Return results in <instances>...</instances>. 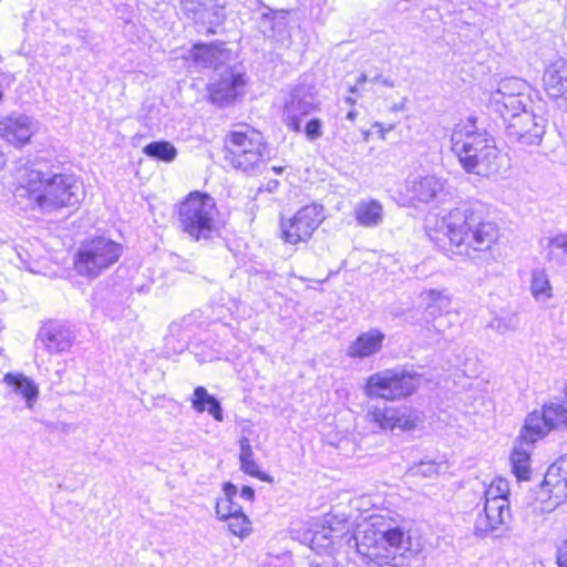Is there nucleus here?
Wrapping results in <instances>:
<instances>
[{
    "mask_svg": "<svg viewBox=\"0 0 567 567\" xmlns=\"http://www.w3.org/2000/svg\"><path fill=\"white\" fill-rule=\"evenodd\" d=\"M497 529L496 526H486L485 515L480 516L475 523V534L480 537H485L489 532Z\"/></svg>",
    "mask_w": 567,
    "mask_h": 567,
    "instance_id": "79ce46f5",
    "label": "nucleus"
},
{
    "mask_svg": "<svg viewBox=\"0 0 567 567\" xmlns=\"http://www.w3.org/2000/svg\"><path fill=\"white\" fill-rule=\"evenodd\" d=\"M37 131L35 121L24 114H12L0 121V135L10 144L22 147Z\"/></svg>",
    "mask_w": 567,
    "mask_h": 567,
    "instance_id": "2eb2a0df",
    "label": "nucleus"
},
{
    "mask_svg": "<svg viewBox=\"0 0 567 567\" xmlns=\"http://www.w3.org/2000/svg\"><path fill=\"white\" fill-rule=\"evenodd\" d=\"M530 91L529 84L520 78H502L489 91L486 107L505 122L534 104Z\"/></svg>",
    "mask_w": 567,
    "mask_h": 567,
    "instance_id": "423d86ee",
    "label": "nucleus"
},
{
    "mask_svg": "<svg viewBox=\"0 0 567 567\" xmlns=\"http://www.w3.org/2000/svg\"><path fill=\"white\" fill-rule=\"evenodd\" d=\"M236 515H246V514L244 513L241 505H239L238 503L235 502V497H231L230 517L236 516Z\"/></svg>",
    "mask_w": 567,
    "mask_h": 567,
    "instance_id": "de8ad7c7",
    "label": "nucleus"
},
{
    "mask_svg": "<svg viewBox=\"0 0 567 567\" xmlns=\"http://www.w3.org/2000/svg\"><path fill=\"white\" fill-rule=\"evenodd\" d=\"M410 545V537H405L400 527L364 532L362 536L355 537L358 554L365 558L368 564L372 563L379 567L406 565L413 555Z\"/></svg>",
    "mask_w": 567,
    "mask_h": 567,
    "instance_id": "7ed1b4c3",
    "label": "nucleus"
},
{
    "mask_svg": "<svg viewBox=\"0 0 567 567\" xmlns=\"http://www.w3.org/2000/svg\"><path fill=\"white\" fill-rule=\"evenodd\" d=\"M567 256V234L551 238L548 244V258L561 261Z\"/></svg>",
    "mask_w": 567,
    "mask_h": 567,
    "instance_id": "473e14b6",
    "label": "nucleus"
},
{
    "mask_svg": "<svg viewBox=\"0 0 567 567\" xmlns=\"http://www.w3.org/2000/svg\"><path fill=\"white\" fill-rule=\"evenodd\" d=\"M245 75L234 70L226 71L220 80L208 85L209 99L213 104L224 106L235 101L244 87Z\"/></svg>",
    "mask_w": 567,
    "mask_h": 567,
    "instance_id": "dca6fc26",
    "label": "nucleus"
},
{
    "mask_svg": "<svg viewBox=\"0 0 567 567\" xmlns=\"http://www.w3.org/2000/svg\"><path fill=\"white\" fill-rule=\"evenodd\" d=\"M228 527L229 530L239 537H245L248 532V518L246 515H236L233 517H229L228 519Z\"/></svg>",
    "mask_w": 567,
    "mask_h": 567,
    "instance_id": "c9c22d12",
    "label": "nucleus"
},
{
    "mask_svg": "<svg viewBox=\"0 0 567 567\" xmlns=\"http://www.w3.org/2000/svg\"><path fill=\"white\" fill-rule=\"evenodd\" d=\"M241 343H243V348H244V350H245V349H246V347H247V344H246L244 341H241Z\"/></svg>",
    "mask_w": 567,
    "mask_h": 567,
    "instance_id": "e2e57ef3",
    "label": "nucleus"
},
{
    "mask_svg": "<svg viewBox=\"0 0 567 567\" xmlns=\"http://www.w3.org/2000/svg\"><path fill=\"white\" fill-rule=\"evenodd\" d=\"M503 123L508 142L525 147L540 145L546 133L547 120L536 113L533 104Z\"/></svg>",
    "mask_w": 567,
    "mask_h": 567,
    "instance_id": "9d476101",
    "label": "nucleus"
},
{
    "mask_svg": "<svg viewBox=\"0 0 567 567\" xmlns=\"http://www.w3.org/2000/svg\"><path fill=\"white\" fill-rule=\"evenodd\" d=\"M373 126L379 128V133L383 140L385 138V133L394 128L392 124H390L388 127H383V125L379 122L374 123Z\"/></svg>",
    "mask_w": 567,
    "mask_h": 567,
    "instance_id": "8fccbe9b",
    "label": "nucleus"
},
{
    "mask_svg": "<svg viewBox=\"0 0 567 567\" xmlns=\"http://www.w3.org/2000/svg\"><path fill=\"white\" fill-rule=\"evenodd\" d=\"M240 468L248 474V439L245 436L240 440Z\"/></svg>",
    "mask_w": 567,
    "mask_h": 567,
    "instance_id": "a19ab883",
    "label": "nucleus"
},
{
    "mask_svg": "<svg viewBox=\"0 0 567 567\" xmlns=\"http://www.w3.org/2000/svg\"><path fill=\"white\" fill-rule=\"evenodd\" d=\"M384 338V333L379 329L362 332L349 344L347 355L352 359H364L377 354L382 349Z\"/></svg>",
    "mask_w": 567,
    "mask_h": 567,
    "instance_id": "4be33fe9",
    "label": "nucleus"
},
{
    "mask_svg": "<svg viewBox=\"0 0 567 567\" xmlns=\"http://www.w3.org/2000/svg\"><path fill=\"white\" fill-rule=\"evenodd\" d=\"M74 334L64 323L45 322L39 330L35 342H40L49 353H61L70 350Z\"/></svg>",
    "mask_w": 567,
    "mask_h": 567,
    "instance_id": "4468645a",
    "label": "nucleus"
},
{
    "mask_svg": "<svg viewBox=\"0 0 567 567\" xmlns=\"http://www.w3.org/2000/svg\"><path fill=\"white\" fill-rule=\"evenodd\" d=\"M547 94L559 110L567 112V61L550 64L543 76Z\"/></svg>",
    "mask_w": 567,
    "mask_h": 567,
    "instance_id": "f3484780",
    "label": "nucleus"
},
{
    "mask_svg": "<svg viewBox=\"0 0 567 567\" xmlns=\"http://www.w3.org/2000/svg\"><path fill=\"white\" fill-rule=\"evenodd\" d=\"M555 501V505L563 503L567 497V455L560 456L553 463L543 480L542 492Z\"/></svg>",
    "mask_w": 567,
    "mask_h": 567,
    "instance_id": "a211bd4d",
    "label": "nucleus"
},
{
    "mask_svg": "<svg viewBox=\"0 0 567 567\" xmlns=\"http://www.w3.org/2000/svg\"><path fill=\"white\" fill-rule=\"evenodd\" d=\"M489 327L492 329H495L499 333H505V332H507L508 330L512 329L509 323H507L503 319H498V318H495L494 320H492L491 323H489Z\"/></svg>",
    "mask_w": 567,
    "mask_h": 567,
    "instance_id": "c03bdc74",
    "label": "nucleus"
},
{
    "mask_svg": "<svg viewBox=\"0 0 567 567\" xmlns=\"http://www.w3.org/2000/svg\"><path fill=\"white\" fill-rule=\"evenodd\" d=\"M216 205L212 196L200 192L190 193L178 207V220L184 233L198 241L209 239L216 231Z\"/></svg>",
    "mask_w": 567,
    "mask_h": 567,
    "instance_id": "39448f33",
    "label": "nucleus"
},
{
    "mask_svg": "<svg viewBox=\"0 0 567 567\" xmlns=\"http://www.w3.org/2000/svg\"><path fill=\"white\" fill-rule=\"evenodd\" d=\"M359 225L374 227L382 223L383 207L378 200L360 202L354 210Z\"/></svg>",
    "mask_w": 567,
    "mask_h": 567,
    "instance_id": "393cba45",
    "label": "nucleus"
},
{
    "mask_svg": "<svg viewBox=\"0 0 567 567\" xmlns=\"http://www.w3.org/2000/svg\"><path fill=\"white\" fill-rule=\"evenodd\" d=\"M509 494L508 483L505 480H497L496 482H493L491 486L486 491V499L493 498H507V495Z\"/></svg>",
    "mask_w": 567,
    "mask_h": 567,
    "instance_id": "e433bc0d",
    "label": "nucleus"
},
{
    "mask_svg": "<svg viewBox=\"0 0 567 567\" xmlns=\"http://www.w3.org/2000/svg\"><path fill=\"white\" fill-rule=\"evenodd\" d=\"M444 183L434 175L417 176L406 181V192L412 200L427 204L443 192Z\"/></svg>",
    "mask_w": 567,
    "mask_h": 567,
    "instance_id": "aec40b11",
    "label": "nucleus"
},
{
    "mask_svg": "<svg viewBox=\"0 0 567 567\" xmlns=\"http://www.w3.org/2000/svg\"><path fill=\"white\" fill-rule=\"evenodd\" d=\"M251 476L258 477V478H260L264 482H271L272 481V478L268 474L261 472L258 468L257 464L252 460H250V477Z\"/></svg>",
    "mask_w": 567,
    "mask_h": 567,
    "instance_id": "37998d69",
    "label": "nucleus"
},
{
    "mask_svg": "<svg viewBox=\"0 0 567 567\" xmlns=\"http://www.w3.org/2000/svg\"><path fill=\"white\" fill-rule=\"evenodd\" d=\"M123 247L115 240L105 236L93 237L85 240L79 248L74 265L81 276L96 278L118 261Z\"/></svg>",
    "mask_w": 567,
    "mask_h": 567,
    "instance_id": "0eeeda50",
    "label": "nucleus"
},
{
    "mask_svg": "<svg viewBox=\"0 0 567 567\" xmlns=\"http://www.w3.org/2000/svg\"><path fill=\"white\" fill-rule=\"evenodd\" d=\"M306 137L310 142H315L319 140L323 135L322 131V121L320 118L313 117L305 126Z\"/></svg>",
    "mask_w": 567,
    "mask_h": 567,
    "instance_id": "4c0bfd02",
    "label": "nucleus"
},
{
    "mask_svg": "<svg viewBox=\"0 0 567 567\" xmlns=\"http://www.w3.org/2000/svg\"><path fill=\"white\" fill-rule=\"evenodd\" d=\"M556 564L558 567H567V539L556 544Z\"/></svg>",
    "mask_w": 567,
    "mask_h": 567,
    "instance_id": "ea45409f",
    "label": "nucleus"
},
{
    "mask_svg": "<svg viewBox=\"0 0 567 567\" xmlns=\"http://www.w3.org/2000/svg\"><path fill=\"white\" fill-rule=\"evenodd\" d=\"M449 247L443 248L455 255L471 257L473 251H487L497 241L498 227L486 218L482 203H464L450 210L446 219Z\"/></svg>",
    "mask_w": 567,
    "mask_h": 567,
    "instance_id": "f03ea898",
    "label": "nucleus"
},
{
    "mask_svg": "<svg viewBox=\"0 0 567 567\" xmlns=\"http://www.w3.org/2000/svg\"><path fill=\"white\" fill-rule=\"evenodd\" d=\"M225 497L219 498L216 503V513L219 519L226 520L230 517L231 497H237L238 491L236 485L230 482L224 484Z\"/></svg>",
    "mask_w": 567,
    "mask_h": 567,
    "instance_id": "7c9ffc66",
    "label": "nucleus"
},
{
    "mask_svg": "<svg viewBox=\"0 0 567 567\" xmlns=\"http://www.w3.org/2000/svg\"><path fill=\"white\" fill-rule=\"evenodd\" d=\"M192 406L197 412L207 411L216 421H223V409L218 399L208 393L204 386L194 390Z\"/></svg>",
    "mask_w": 567,
    "mask_h": 567,
    "instance_id": "b1692460",
    "label": "nucleus"
},
{
    "mask_svg": "<svg viewBox=\"0 0 567 567\" xmlns=\"http://www.w3.org/2000/svg\"><path fill=\"white\" fill-rule=\"evenodd\" d=\"M186 348V343L185 342H182V341H178V344L175 347L173 346V351L174 352H179L182 353L184 351V349Z\"/></svg>",
    "mask_w": 567,
    "mask_h": 567,
    "instance_id": "603ef678",
    "label": "nucleus"
},
{
    "mask_svg": "<svg viewBox=\"0 0 567 567\" xmlns=\"http://www.w3.org/2000/svg\"><path fill=\"white\" fill-rule=\"evenodd\" d=\"M426 299L429 300L427 308L433 309L437 307H445L449 305V300L443 296L441 291L437 290H429L426 292Z\"/></svg>",
    "mask_w": 567,
    "mask_h": 567,
    "instance_id": "58836bf2",
    "label": "nucleus"
},
{
    "mask_svg": "<svg viewBox=\"0 0 567 567\" xmlns=\"http://www.w3.org/2000/svg\"><path fill=\"white\" fill-rule=\"evenodd\" d=\"M332 544L331 529L322 528V530L315 532L311 538V547L313 549H329Z\"/></svg>",
    "mask_w": 567,
    "mask_h": 567,
    "instance_id": "f704fd0d",
    "label": "nucleus"
},
{
    "mask_svg": "<svg viewBox=\"0 0 567 567\" xmlns=\"http://www.w3.org/2000/svg\"><path fill=\"white\" fill-rule=\"evenodd\" d=\"M173 342H174V336H173V334L167 336V337L165 338V346H166V348H167V349H169V346H171V343H173Z\"/></svg>",
    "mask_w": 567,
    "mask_h": 567,
    "instance_id": "13d9d810",
    "label": "nucleus"
},
{
    "mask_svg": "<svg viewBox=\"0 0 567 567\" xmlns=\"http://www.w3.org/2000/svg\"><path fill=\"white\" fill-rule=\"evenodd\" d=\"M324 220L323 207L311 204L301 207L291 218L281 219V238L286 244L297 245L311 238Z\"/></svg>",
    "mask_w": 567,
    "mask_h": 567,
    "instance_id": "9b49d317",
    "label": "nucleus"
},
{
    "mask_svg": "<svg viewBox=\"0 0 567 567\" xmlns=\"http://www.w3.org/2000/svg\"><path fill=\"white\" fill-rule=\"evenodd\" d=\"M143 153L153 159L172 163L177 156L176 147L168 141L151 142L143 147Z\"/></svg>",
    "mask_w": 567,
    "mask_h": 567,
    "instance_id": "c85d7f7f",
    "label": "nucleus"
},
{
    "mask_svg": "<svg viewBox=\"0 0 567 567\" xmlns=\"http://www.w3.org/2000/svg\"><path fill=\"white\" fill-rule=\"evenodd\" d=\"M279 185L278 181H270L268 183V190L271 192L272 189L277 188Z\"/></svg>",
    "mask_w": 567,
    "mask_h": 567,
    "instance_id": "4d7b16f0",
    "label": "nucleus"
},
{
    "mask_svg": "<svg viewBox=\"0 0 567 567\" xmlns=\"http://www.w3.org/2000/svg\"><path fill=\"white\" fill-rule=\"evenodd\" d=\"M358 116V112L355 110H351L347 113L346 118L349 121H354Z\"/></svg>",
    "mask_w": 567,
    "mask_h": 567,
    "instance_id": "864d4df0",
    "label": "nucleus"
},
{
    "mask_svg": "<svg viewBox=\"0 0 567 567\" xmlns=\"http://www.w3.org/2000/svg\"><path fill=\"white\" fill-rule=\"evenodd\" d=\"M262 136L260 132L256 130H250V155H257V157L264 161L266 157H270L271 150L270 147L262 143Z\"/></svg>",
    "mask_w": 567,
    "mask_h": 567,
    "instance_id": "72a5a7b5",
    "label": "nucleus"
},
{
    "mask_svg": "<svg viewBox=\"0 0 567 567\" xmlns=\"http://www.w3.org/2000/svg\"><path fill=\"white\" fill-rule=\"evenodd\" d=\"M317 107L316 86L300 82L291 89L289 96L285 100L282 120L291 131L299 133L302 118Z\"/></svg>",
    "mask_w": 567,
    "mask_h": 567,
    "instance_id": "f8f14e48",
    "label": "nucleus"
},
{
    "mask_svg": "<svg viewBox=\"0 0 567 567\" xmlns=\"http://www.w3.org/2000/svg\"><path fill=\"white\" fill-rule=\"evenodd\" d=\"M18 184L16 196L27 198L32 208H39L42 213L75 207L83 196L82 186L73 175L41 161L21 167Z\"/></svg>",
    "mask_w": 567,
    "mask_h": 567,
    "instance_id": "f257e3e1",
    "label": "nucleus"
},
{
    "mask_svg": "<svg viewBox=\"0 0 567 567\" xmlns=\"http://www.w3.org/2000/svg\"><path fill=\"white\" fill-rule=\"evenodd\" d=\"M234 364H235V370H236V371H237V373H238V377H239L240 379L245 380V379H246V377H247L246 372H245V371H243V370H238V369H237L238 363H236V362H235Z\"/></svg>",
    "mask_w": 567,
    "mask_h": 567,
    "instance_id": "6e6d98bb",
    "label": "nucleus"
},
{
    "mask_svg": "<svg viewBox=\"0 0 567 567\" xmlns=\"http://www.w3.org/2000/svg\"><path fill=\"white\" fill-rule=\"evenodd\" d=\"M565 395L567 396V386L565 388Z\"/></svg>",
    "mask_w": 567,
    "mask_h": 567,
    "instance_id": "0e129e2a",
    "label": "nucleus"
},
{
    "mask_svg": "<svg viewBox=\"0 0 567 567\" xmlns=\"http://www.w3.org/2000/svg\"><path fill=\"white\" fill-rule=\"evenodd\" d=\"M224 161L226 167L237 172L248 171V136L241 131H230L225 137Z\"/></svg>",
    "mask_w": 567,
    "mask_h": 567,
    "instance_id": "6ab92c4d",
    "label": "nucleus"
},
{
    "mask_svg": "<svg viewBox=\"0 0 567 567\" xmlns=\"http://www.w3.org/2000/svg\"><path fill=\"white\" fill-rule=\"evenodd\" d=\"M3 381L24 399L27 408L34 406L39 398V388L32 379L21 373L9 372L4 374Z\"/></svg>",
    "mask_w": 567,
    "mask_h": 567,
    "instance_id": "5701e85b",
    "label": "nucleus"
},
{
    "mask_svg": "<svg viewBox=\"0 0 567 567\" xmlns=\"http://www.w3.org/2000/svg\"><path fill=\"white\" fill-rule=\"evenodd\" d=\"M346 102L350 105H353L355 103V100L352 96H347Z\"/></svg>",
    "mask_w": 567,
    "mask_h": 567,
    "instance_id": "bf43d9fd",
    "label": "nucleus"
},
{
    "mask_svg": "<svg viewBox=\"0 0 567 567\" xmlns=\"http://www.w3.org/2000/svg\"><path fill=\"white\" fill-rule=\"evenodd\" d=\"M484 515L486 526H496L506 523V519L511 517L508 499L507 498H487L484 506Z\"/></svg>",
    "mask_w": 567,
    "mask_h": 567,
    "instance_id": "a878e982",
    "label": "nucleus"
},
{
    "mask_svg": "<svg viewBox=\"0 0 567 567\" xmlns=\"http://www.w3.org/2000/svg\"><path fill=\"white\" fill-rule=\"evenodd\" d=\"M402 109H403V106H402V105H398V104H395V105L393 106V110H394V111H400V110H402Z\"/></svg>",
    "mask_w": 567,
    "mask_h": 567,
    "instance_id": "052dcab7",
    "label": "nucleus"
},
{
    "mask_svg": "<svg viewBox=\"0 0 567 567\" xmlns=\"http://www.w3.org/2000/svg\"><path fill=\"white\" fill-rule=\"evenodd\" d=\"M370 81L365 74H361L358 79L354 85L350 87V93L354 94L358 91V87L362 85L364 82Z\"/></svg>",
    "mask_w": 567,
    "mask_h": 567,
    "instance_id": "09e8293b",
    "label": "nucleus"
},
{
    "mask_svg": "<svg viewBox=\"0 0 567 567\" xmlns=\"http://www.w3.org/2000/svg\"><path fill=\"white\" fill-rule=\"evenodd\" d=\"M368 417L382 430H413L421 422L416 411L409 406H384L369 410Z\"/></svg>",
    "mask_w": 567,
    "mask_h": 567,
    "instance_id": "ddd939ff",
    "label": "nucleus"
},
{
    "mask_svg": "<svg viewBox=\"0 0 567 567\" xmlns=\"http://www.w3.org/2000/svg\"><path fill=\"white\" fill-rule=\"evenodd\" d=\"M254 14L260 18L259 32L265 38H274L276 30H282L286 27L285 14L278 16L270 8L265 7L262 11L254 10Z\"/></svg>",
    "mask_w": 567,
    "mask_h": 567,
    "instance_id": "bb28decb",
    "label": "nucleus"
},
{
    "mask_svg": "<svg viewBox=\"0 0 567 567\" xmlns=\"http://www.w3.org/2000/svg\"><path fill=\"white\" fill-rule=\"evenodd\" d=\"M530 291L538 302H546L553 297V287L545 270L536 269L532 272Z\"/></svg>",
    "mask_w": 567,
    "mask_h": 567,
    "instance_id": "cd10ccee",
    "label": "nucleus"
},
{
    "mask_svg": "<svg viewBox=\"0 0 567 567\" xmlns=\"http://www.w3.org/2000/svg\"><path fill=\"white\" fill-rule=\"evenodd\" d=\"M450 323L446 316L440 315L433 320V328L439 332L443 333L445 327Z\"/></svg>",
    "mask_w": 567,
    "mask_h": 567,
    "instance_id": "a18cd8bd",
    "label": "nucleus"
},
{
    "mask_svg": "<svg viewBox=\"0 0 567 567\" xmlns=\"http://www.w3.org/2000/svg\"><path fill=\"white\" fill-rule=\"evenodd\" d=\"M210 326H212L213 332H220V331L227 330V327L223 323H219L218 319H214L213 322L210 323Z\"/></svg>",
    "mask_w": 567,
    "mask_h": 567,
    "instance_id": "3c124183",
    "label": "nucleus"
},
{
    "mask_svg": "<svg viewBox=\"0 0 567 567\" xmlns=\"http://www.w3.org/2000/svg\"><path fill=\"white\" fill-rule=\"evenodd\" d=\"M452 152L467 173L489 176L498 173L496 163L499 152L494 138L486 132H454L451 137Z\"/></svg>",
    "mask_w": 567,
    "mask_h": 567,
    "instance_id": "20e7f679",
    "label": "nucleus"
},
{
    "mask_svg": "<svg viewBox=\"0 0 567 567\" xmlns=\"http://www.w3.org/2000/svg\"><path fill=\"white\" fill-rule=\"evenodd\" d=\"M565 430H567V409L563 404L551 402L526 416L519 439L526 444H533L551 431Z\"/></svg>",
    "mask_w": 567,
    "mask_h": 567,
    "instance_id": "1a4fd4ad",
    "label": "nucleus"
},
{
    "mask_svg": "<svg viewBox=\"0 0 567 567\" xmlns=\"http://www.w3.org/2000/svg\"><path fill=\"white\" fill-rule=\"evenodd\" d=\"M529 453L522 447H515L511 454V464L513 474L517 481H529L530 466Z\"/></svg>",
    "mask_w": 567,
    "mask_h": 567,
    "instance_id": "c756f323",
    "label": "nucleus"
},
{
    "mask_svg": "<svg viewBox=\"0 0 567 567\" xmlns=\"http://www.w3.org/2000/svg\"><path fill=\"white\" fill-rule=\"evenodd\" d=\"M370 82H372V83H381V84H383L384 86H388V87H394V85H395L392 80L383 78L381 74H377L375 76L371 78Z\"/></svg>",
    "mask_w": 567,
    "mask_h": 567,
    "instance_id": "49530a36",
    "label": "nucleus"
},
{
    "mask_svg": "<svg viewBox=\"0 0 567 567\" xmlns=\"http://www.w3.org/2000/svg\"><path fill=\"white\" fill-rule=\"evenodd\" d=\"M230 51L224 48L223 43H197L190 50V58L197 66L204 69H218L226 63Z\"/></svg>",
    "mask_w": 567,
    "mask_h": 567,
    "instance_id": "412c9836",
    "label": "nucleus"
},
{
    "mask_svg": "<svg viewBox=\"0 0 567 567\" xmlns=\"http://www.w3.org/2000/svg\"><path fill=\"white\" fill-rule=\"evenodd\" d=\"M210 0H181L183 12L194 20H203L208 13L207 4Z\"/></svg>",
    "mask_w": 567,
    "mask_h": 567,
    "instance_id": "2f4dec72",
    "label": "nucleus"
},
{
    "mask_svg": "<svg viewBox=\"0 0 567 567\" xmlns=\"http://www.w3.org/2000/svg\"><path fill=\"white\" fill-rule=\"evenodd\" d=\"M240 497L248 499V485H243L241 486Z\"/></svg>",
    "mask_w": 567,
    "mask_h": 567,
    "instance_id": "5fc2aeb1",
    "label": "nucleus"
},
{
    "mask_svg": "<svg viewBox=\"0 0 567 567\" xmlns=\"http://www.w3.org/2000/svg\"><path fill=\"white\" fill-rule=\"evenodd\" d=\"M254 496H255V493H254V491L250 488V494H249L250 502L254 499Z\"/></svg>",
    "mask_w": 567,
    "mask_h": 567,
    "instance_id": "680f3d73",
    "label": "nucleus"
},
{
    "mask_svg": "<svg viewBox=\"0 0 567 567\" xmlns=\"http://www.w3.org/2000/svg\"><path fill=\"white\" fill-rule=\"evenodd\" d=\"M421 384V375L401 369H386L371 374L364 391L369 398L400 400L413 394Z\"/></svg>",
    "mask_w": 567,
    "mask_h": 567,
    "instance_id": "6e6552de",
    "label": "nucleus"
}]
</instances>
